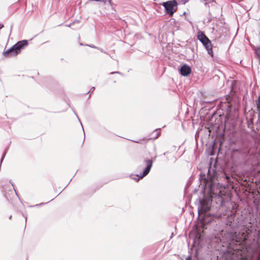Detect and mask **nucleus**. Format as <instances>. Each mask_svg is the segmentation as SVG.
I'll use <instances>...</instances> for the list:
<instances>
[{"instance_id": "obj_21", "label": "nucleus", "mask_w": 260, "mask_h": 260, "mask_svg": "<svg viewBox=\"0 0 260 260\" xmlns=\"http://www.w3.org/2000/svg\"><path fill=\"white\" fill-rule=\"evenodd\" d=\"M100 50H101V52L105 53V52H104V51L103 50V49H100Z\"/></svg>"}, {"instance_id": "obj_3", "label": "nucleus", "mask_w": 260, "mask_h": 260, "mask_svg": "<svg viewBox=\"0 0 260 260\" xmlns=\"http://www.w3.org/2000/svg\"><path fill=\"white\" fill-rule=\"evenodd\" d=\"M198 39L201 42L207 49L208 54L212 55V44L209 39L202 31L198 32Z\"/></svg>"}, {"instance_id": "obj_7", "label": "nucleus", "mask_w": 260, "mask_h": 260, "mask_svg": "<svg viewBox=\"0 0 260 260\" xmlns=\"http://www.w3.org/2000/svg\"><path fill=\"white\" fill-rule=\"evenodd\" d=\"M244 134L241 131L235 132L232 138V141L233 143H243L244 142Z\"/></svg>"}, {"instance_id": "obj_17", "label": "nucleus", "mask_w": 260, "mask_h": 260, "mask_svg": "<svg viewBox=\"0 0 260 260\" xmlns=\"http://www.w3.org/2000/svg\"><path fill=\"white\" fill-rule=\"evenodd\" d=\"M186 260H198V259H192L190 257H188Z\"/></svg>"}, {"instance_id": "obj_20", "label": "nucleus", "mask_w": 260, "mask_h": 260, "mask_svg": "<svg viewBox=\"0 0 260 260\" xmlns=\"http://www.w3.org/2000/svg\"><path fill=\"white\" fill-rule=\"evenodd\" d=\"M89 46L92 47V48H95L94 46L89 45Z\"/></svg>"}, {"instance_id": "obj_22", "label": "nucleus", "mask_w": 260, "mask_h": 260, "mask_svg": "<svg viewBox=\"0 0 260 260\" xmlns=\"http://www.w3.org/2000/svg\"><path fill=\"white\" fill-rule=\"evenodd\" d=\"M11 218H12V216H10L9 217V219H11Z\"/></svg>"}, {"instance_id": "obj_1", "label": "nucleus", "mask_w": 260, "mask_h": 260, "mask_svg": "<svg viewBox=\"0 0 260 260\" xmlns=\"http://www.w3.org/2000/svg\"><path fill=\"white\" fill-rule=\"evenodd\" d=\"M217 178V173L210 166L208 169L207 178L205 179V186L208 187L210 192L211 194L215 195L221 193L220 190L219 192L215 191V187L220 186L219 183H216L215 181Z\"/></svg>"}, {"instance_id": "obj_23", "label": "nucleus", "mask_w": 260, "mask_h": 260, "mask_svg": "<svg viewBox=\"0 0 260 260\" xmlns=\"http://www.w3.org/2000/svg\"><path fill=\"white\" fill-rule=\"evenodd\" d=\"M27 218L25 217V222H26Z\"/></svg>"}, {"instance_id": "obj_18", "label": "nucleus", "mask_w": 260, "mask_h": 260, "mask_svg": "<svg viewBox=\"0 0 260 260\" xmlns=\"http://www.w3.org/2000/svg\"><path fill=\"white\" fill-rule=\"evenodd\" d=\"M4 27V25L3 24H0V29Z\"/></svg>"}, {"instance_id": "obj_6", "label": "nucleus", "mask_w": 260, "mask_h": 260, "mask_svg": "<svg viewBox=\"0 0 260 260\" xmlns=\"http://www.w3.org/2000/svg\"><path fill=\"white\" fill-rule=\"evenodd\" d=\"M211 201L210 200H203L200 202V208H198L199 214L204 213L207 215V212L210 210Z\"/></svg>"}, {"instance_id": "obj_14", "label": "nucleus", "mask_w": 260, "mask_h": 260, "mask_svg": "<svg viewBox=\"0 0 260 260\" xmlns=\"http://www.w3.org/2000/svg\"><path fill=\"white\" fill-rule=\"evenodd\" d=\"M189 0H182L181 2L183 4H185L186 3L188 2Z\"/></svg>"}, {"instance_id": "obj_4", "label": "nucleus", "mask_w": 260, "mask_h": 260, "mask_svg": "<svg viewBox=\"0 0 260 260\" xmlns=\"http://www.w3.org/2000/svg\"><path fill=\"white\" fill-rule=\"evenodd\" d=\"M162 5L165 9L166 13L171 17L177 10V3L175 0L164 2Z\"/></svg>"}, {"instance_id": "obj_19", "label": "nucleus", "mask_w": 260, "mask_h": 260, "mask_svg": "<svg viewBox=\"0 0 260 260\" xmlns=\"http://www.w3.org/2000/svg\"><path fill=\"white\" fill-rule=\"evenodd\" d=\"M115 73L119 74V72H115L111 73V74H115Z\"/></svg>"}, {"instance_id": "obj_13", "label": "nucleus", "mask_w": 260, "mask_h": 260, "mask_svg": "<svg viewBox=\"0 0 260 260\" xmlns=\"http://www.w3.org/2000/svg\"><path fill=\"white\" fill-rule=\"evenodd\" d=\"M8 149V148H6V149L5 150V151H4V152L2 156V158H1V164H2V161H3V159L4 158V157H5V155H6V153H7V151Z\"/></svg>"}, {"instance_id": "obj_9", "label": "nucleus", "mask_w": 260, "mask_h": 260, "mask_svg": "<svg viewBox=\"0 0 260 260\" xmlns=\"http://www.w3.org/2000/svg\"><path fill=\"white\" fill-rule=\"evenodd\" d=\"M180 74L183 76H186L191 73V69L187 65H183L180 70Z\"/></svg>"}, {"instance_id": "obj_5", "label": "nucleus", "mask_w": 260, "mask_h": 260, "mask_svg": "<svg viewBox=\"0 0 260 260\" xmlns=\"http://www.w3.org/2000/svg\"><path fill=\"white\" fill-rule=\"evenodd\" d=\"M144 164L146 165V167L143 170L142 174L137 175L135 177H132V179L136 181H138L140 179L143 178L149 173L152 166V161L150 159H145L144 161Z\"/></svg>"}, {"instance_id": "obj_12", "label": "nucleus", "mask_w": 260, "mask_h": 260, "mask_svg": "<svg viewBox=\"0 0 260 260\" xmlns=\"http://www.w3.org/2000/svg\"><path fill=\"white\" fill-rule=\"evenodd\" d=\"M158 130L157 129H155V131L154 132V133L155 134V136L152 137V138L154 139H156V138H157L158 135H159V133L158 132Z\"/></svg>"}, {"instance_id": "obj_11", "label": "nucleus", "mask_w": 260, "mask_h": 260, "mask_svg": "<svg viewBox=\"0 0 260 260\" xmlns=\"http://www.w3.org/2000/svg\"><path fill=\"white\" fill-rule=\"evenodd\" d=\"M255 53L258 56V58L260 61V47L257 48L255 50Z\"/></svg>"}, {"instance_id": "obj_16", "label": "nucleus", "mask_w": 260, "mask_h": 260, "mask_svg": "<svg viewBox=\"0 0 260 260\" xmlns=\"http://www.w3.org/2000/svg\"><path fill=\"white\" fill-rule=\"evenodd\" d=\"M94 89H95L94 87H92L90 89V90H89V92H92V91L94 90Z\"/></svg>"}, {"instance_id": "obj_8", "label": "nucleus", "mask_w": 260, "mask_h": 260, "mask_svg": "<svg viewBox=\"0 0 260 260\" xmlns=\"http://www.w3.org/2000/svg\"><path fill=\"white\" fill-rule=\"evenodd\" d=\"M248 153V152L247 150L241 149H234L232 151L233 156H241L242 159L247 156Z\"/></svg>"}, {"instance_id": "obj_15", "label": "nucleus", "mask_w": 260, "mask_h": 260, "mask_svg": "<svg viewBox=\"0 0 260 260\" xmlns=\"http://www.w3.org/2000/svg\"><path fill=\"white\" fill-rule=\"evenodd\" d=\"M200 1L201 2H204L205 5H207V3L206 2V0H200Z\"/></svg>"}, {"instance_id": "obj_10", "label": "nucleus", "mask_w": 260, "mask_h": 260, "mask_svg": "<svg viewBox=\"0 0 260 260\" xmlns=\"http://www.w3.org/2000/svg\"><path fill=\"white\" fill-rule=\"evenodd\" d=\"M256 105L257 107V110L260 113V96H259L258 100L256 101Z\"/></svg>"}, {"instance_id": "obj_2", "label": "nucleus", "mask_w": 260, "mask_h": 260, "mask_svg": "<svg viewBox=\"0 0 260 260\" xmlns=\"http://www.w3.org/2000/svg\"><path fill=\"white\" fill-rule=\"evenodd\" d=\"M27 45V41L25 40L19 41L10 48L4 51L3 55L6 57L16 56L19 54L22 49H24Z\"/></svg>"}]
</instances>
